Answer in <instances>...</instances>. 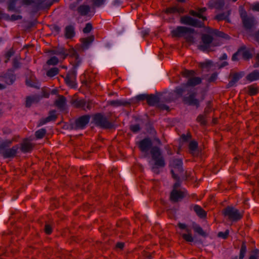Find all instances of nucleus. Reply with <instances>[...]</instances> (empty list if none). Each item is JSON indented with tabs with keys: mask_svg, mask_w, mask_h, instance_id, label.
<instances>
[{
	"mask_svg": "<svg viewBox=\"0 0 259 259\" xmlns=\"http://www.w3.org/2000/svg\"><path fill=\"white\" fill-rule=\"evenodd\" d=\"M212 101L209 100L206 102V107L204 108L203 113L208 115L212 110Z\"/></svg>",
	"mask_w": 259,
	"mask_h": 259,
	"instance_id": "79ce46f5",
	"label": "nucleus"
},
{
	"mask_svg": "<svg viewBox=\"0 0 259 259\" xmlns=\"http://www.w3.org/2000/svg\"><path fill=\"white\" fill-rule=\"evenodd\" d=\"M75 80L73 79H71L70 78L66 76L65 78V83L71 88H76V83L75 82Z\"/></svg>",
	"mask_w": 259,
	"mask_h": 259,
	"instance_id": "3c124183",
	"label": "nucleus"
},
{
	"mask_svg": "<svg viewBox=\"0 0 259 259\" xmlns=\"http://www.w3.org/2000/svg\"><path fill=\"white\" fill-rule=\"evenodd\" d=\"M249 259H259V249H255L251 251Z\"/></svg>",
	"mask_w": 259,
	"mask_h": 259,
	"instance_id": "bf43d9fd",
	"label": "nucleus"
},
{
	"mask_svg": "<svg viewBox=\"0 0 259 259\" xmlns=\"http://www.w3.org/2000/svg\"><path fill=\"white\" fill-rule=\"evenodd\" d=\"M183 161L181 159H174L170 163V166L175 169L178 172L182 173L184 171L183 168Z\"/></svg>",
	"mask_w": 259,
	"mask_h": 259,
	"instance_id": "aec40b11",
	"label": "nucleus"
},
{
	"mask_svg": "<svg viewBox=\"0 0 259 259\" xmlns=\"http://www.w3.org/2000/svg\"><path fill=\"white\" fill-rule=\"evenodd\" d=\"M41 97L38 95H33L31 96H26L25 98V106L26 108H30L32 104L38 103Z\"/></svg>",
	"mask_w": 259,
	"mask_h": 259,
	"instance_id": "6ab92c4d",
	"label": "nucleus"
},
{
	"mask_svg": "<svg viewBox=\"0 0 259 259\" xmlns=\"http://www.w3.org/2000/svg\"><path fill=\"white\" fill-rule=\"evenodd\" d=\"M26 84L30 87L34 88L37 89H39L38 82L33 79L32 77L27 79L25 81Z\"/></svg>",
	"mask_w": 259,
	"mask_h": 259,
	"instance_id": "58836bf2",
	"label": "nucleus"
},
{
	"mask_svg": "<svg viewBox=\"0 0 259 259\" xmlns=\"http://www.w3.org/2000/svg\"><path fill=\"white\" fill-rule=\"evenodd\" d=\"M79 65V62L78 63H77L76 65H72V68L68 72L67 74H66V76L76 80V69Z\"/></svg>",
	"mask_w": 259,
	"mask_h": 259,
	"instance_id": "473e14b6",
	"label": "nucleus"
},
{
	"mask_svg": "<svg viewBox=\"0 0 259 259\" xmlns=\"http://www.w3.org/2000/svg\"><path fill=\"white\" fill-rule=\"evenodd\" d=\"M194 29L186 26H179L171 31V35L172 37H184L187 34L194 33Z\"/></svg>",
	"mask_w": 259,
	"mask_h": 259,
	"instance_id": "423d86ee",
	"label": "nucleus"
},
{
	"mask_svg": "<svg viewBox=\"0 0 259 259\" xmlns=\"http://www.w3.org/2000/svg\"><path fill=\"white\" fill-rule=\"evenodd\" d=\"M246 80L249 82H253L259 79V71L258 70H254L245 77Z\"/></svg>",
	"mask_w": 259,
	"mask_h": 259,
	"instance_id": "393cba45",
	"label": "nucleus"
},
{
	"mask_svg": "<svg viewBox=\"0 0 259 259\" xmlns=\"http://www.w3.org/2000/svg\"><path fill=\"white\" fill-rule=\"evenodd\" d=\"M170 174L172 178L176 181L173 185L172 190H178V189L181 187L182 183L180 178L178 176V175L175 174V171L173 169L170 170Z\"/></svg>",
	"mask_w": 259,
	"mask_h": 259,
	"instance_id": "c756f323",
	"label": "nucleus"
},
{
	"mask_svg": "<svg viewBox=\"0 0 259 259\" xmlns=\"http://www.w3.org/2000/svg\"><path fill=\"white\" fill-rule=\"evenodd\" d=\"M15 53V52L14 51L13 48L10 49L8 51H7L6 54H5V58H6V60L5 61V63H7L11 57L14 55Z\"/></svg>",
	"mask_w": 259,
	"mask_h": 259,
	"instance_id": "5fc2aeb1",
	"label": "nucleus"
},
{
	"mask_svg": "<svg viewBox=\"0 0 259 259\" xmlns=\"http://www.w3.org/2000/svg\"><path fill=\"white\" fill-rule=\"evenodd\" d=\"M188 96H184L182 98V101L188 106H192L198 108L200 106V100L196 98L197 93L196 92L190 91L188 93Z\"/></svg>",
	"mask_w": 259,
	"mask_h": 259,
	"instance_id": "0eeeda50",
	"label": "nucleus"
},
{
	"mask_svg": "<svg viewBox=\"0 0 259 259\" xmlns=\"http://www.w3.org/2000/svg\"><path fill=\"white\" fill-rule=\"evenodd\" d=\"M228 186L225 188V189L226 190H233L235 188H236V183L235 179L234 178H230L227 182Z\"/></svg>",
	"mask_w": 259,
	"mask_h": 259,
	"instance_id": "09e8293b",
	"label": "nucleus"
},
{
	"mask_svg": "<svg viewBox=\"0 0 259 259\" xmlns=\"http://www.w3.org/2000/svg\"><path fill=\"white\" fill-rule=\"evenodd\" d=\"M18 0H9L8 2V10L13 11L15 10L16 2Z\"/></svg>",
	"mask_w": 259,
	"mask_h": 259,
	"instance_id": "603ef678",
	"label": "nucleus"
},
{
	"mask_svg": "<svg viewBox=\"0 0 259 259\" xmlns=\"http://www.w3.org/2000/svg\"><path fill=\"white\" fill-rule=\"evenodd\" d=\"M192 228L194 231L199 235L202 236H205L206 235V233L203 231L202 228L199 225L194 222L192 223Z\"/></svg>",
	"mask_w": 259,
	"mask_h": 259,
	"instance_id": "4c0bfd02",
	"label": "nucleus"
},
{
	"mask_svg": "<svg viewBox=\"0 0 259 259\" xmlns=\"http://www.w3.org/2000/svg\"><path fill=\"white\" fill-rule=\"evenodd\" d=\"M91 116L89 114L81 116L75 119L74 121L75 130L84 129L90 122Z\"/></svg>",
	"mask_w": 259,
	"mask_h": 259,
	"instance_id": "6e6552de",
	"label": "nucleus"
},
{
	"mask_svg": "<svg viewBox=\"0 0 259 259\" xmlns=\"http://www.w3.org/2000/svg\"><path fill=\"white\" fill-rule=\"evenodd\" d=\"M202 79L199 77H192L188 79L186 83L183 84L181 87H178L175 90V93L179 97H182L185 93H189L191 90L190 87H194L200 84Z\"/></svg>",
	"mask_w": 259,
	"mask_h": 259,
	"instance_id": "7ed1b4c3",
	"label": "nucleus"
},
{
	"mask_svg": "<svg viewBox=\"0 0 259 259\" xmlns=\"http://www.w3.org/2000/svg\"><path fill=\"white\" fill-rule=\"evenodd\" d=\"M222 205L225 207L222 210H238L237 209H234L233 206L232 205H228V202L227 201L225 200L223 202H222Z\"/></svg>",
	"mask_w": 259,
	"mask_h": 259,
	"instance_id": "6e6d98bb",
	"label": "nucleus"
},
{
	"mask_svg": "<svg viewBox=\"0 0 259 259\" xmlns=\"http://www.w3.org/2000/svg\"><path fill=\"white\" fill-rule=\"evenodd\" d=\"M90 7L87 5H81L76 9L78 14L82 16H87L90 12Z\"/></svg>",
	"mask_w": 259,
	"mask_h": 259,
	"instance_id": "cd10ccee",
	"label": "nucleus"
},
{
	"mask_svg": "<svg viewBox=\"0 0 259 259\" xmlns=\"http://www.w3.org/2000/svg\"><path fill=\"white\" fill-rule=\"evenodd\" d=\"M164 12L166 14L179 13L183 14L185 12V9L183 7L174 6L171 7L167 8Z\"/></svg>",
	"mask_w": 259,
	"mask_h": 259,
	"instance_id": "4be33fe9",
	"label": "nucleus"
},
{
	"mask_svg": "<svg viewBox=\"0 0 259 259\" xmlns=\"http://www.w3.org/2000/svg\"><path fill=\"white\" fill-rule=\"evenodd\" d=\"M154 163L152 166V171L156 174L159 173L158 169L165 166L164 158L159 147L153 146L150 151Z\"/></svg>",
	"mask_w": 259,
	"mask_h": 259,
	"instance_id": "f257e3e1",
	"label": "nucleus"
},
{
	"mask_svg": "<svg viewBox=\"0 0 259 259\" xmlns=\"http://www.w3.org/2000/svg\"><path fill=\"white\" fill-rule=\"evenodd\" d=\"M159 98L154 94H148L147 99V103L151 106H154L156 104L159 102Z\"/></svg>",
	"mask_w": 259,
	"mask_h": 259,
	"instance_id": "c85d7f7f",
	"label": "nucleus"
},
{
	"mask_svg": "<svg viewBox=\"0 0 259 259\" xmlns=\"http://www.w3.org/2000/svg\"><path fill=\"white\" fill-rule=\"evenodd\" d=\"M187 195L186 191L172 190L169 195V200L172 203L181 201Z\"/></svg>",
	"mask_w": 259,
	"mask_h": 259,
	"instance_id": "1a4fd4ad",
	"label": "nucleus"
},
{
	"mask_svg": "<svg viewBox=\"0 0 259 259\" xmlns=\"http://www.w3.org/2000/svg\"><path fill=\"white\" fill-rule=\"evenodd\" d=\"M92 122L97 127L102 129H112L114 124L110 121L103 113H97L92 115Z\"/></svg>",
	"mask_w": 259,
	"mask_h": 259,
	"instance_id": "f03ea898",
	"label": "nucleus"
},
{
	"mask_svg": "<svg viewBox=\"0 0 259 259\" xmlns=\"http://www.w3.org/2000/svg\"><path fill=\"white\" fill-rule=\"evenodd\" d=\"M181 138L184 142H187L192 139V135L190 133H188L186 135L182 134L181 136Z\"/></svg>",
	"mask_w": 259,
	"mask_h": 259,
	"instance_id": "69168bd1",
	"label": "nucleus"
},
{
	"mask_svg": "<svg viewBox=\"0 0 259 259\" xmlns=\"http://www.w3.org/2000/svg\"><path fill=\"white\" fill-rule=\"evenodd\" d=\"M224 6V0H213L210 3L209 7L210 8H214L217 10H222Z\"/></svg>",
	"mask_w": 259,
	"mask_h": 259,
	"instance_id": "a878e982",
	"label": "nucleus"
},
{
	"mask_svg": "<svg viewBox=\"0 0 259 259\" xmlns=\"http://www.w3.org/2000/svg\"><path fill=\"white\" fill-rule=\"evenodd\" d=\"M47 133V130L42 128L35 132V136L36 139H42L46 135Z\"/></svg>",
	"mask_w": 259,
	"mask_h": 259,
	"instance_id": "c03bdc74",
	"label": "nucleus"
},
{
	"mask_svg": "<svg viewBox=\"0 0 259 259\" xmlns=\"http://www.w3.org/2000/svg\"><path fill=\"white\" fill-rule=\"evenodd\" d=\"M207 115L203 113L199 114L196 118V121L202 126H206L207 124Z\"/></svg>",
	"mask_w": 259,
	"mask_h": 259,
	"instance_id": "c9c22d12",
	"label": "nucleus"
},
{
	"mask_svg": "<svg viewBox=\"0 0 259 259\" xmlns=\"http://www.w3.org/2000/svg\"><path fill=\"white\" fill-rule=\"evenodd\" d=\"M212 61L210 60L206 61L204 62H200L198 67L202 69L209 70L212 65Z\"/></svg>",
	"mask_w": 259,
	"mask_h": 259,
	"instance_id": "de8ad7c7",
	"label": "nucleus"
},
{
	"mask_svg": "<svg viewBox=\"0 0 259 259\" xmlns=\"http://www.w3.org/2000/svg\"><path fill=\"white\" fill-rule=\"evenodd\" d=\"M240 16L243 26L246 30L251 29L256 24L254 17L252 15L248 16L245 10L240 13Z\"/></svg>",
	"mask_w": 259,
	"mask_h": 259,
	"instance_id": "20e7f679",
	"label": "nucleus"
},
{
	"mask_svg": "<svg viewBox=\"0 0 259 259\" xmlns=\"http://www.w3.org/2000/svg\"><path fill=\"white\" fill-rule=\"evenodd\" d=\"M55 55L59 56L61 59L64 60L65 59V49L63 47L55 48Z\"/></svg>",
	"mask_w": 259,
	"mask_h": 259,
	"instance_id": "ea45409f",
	"label": "nucleus"
},
{
	"mask_svg": "<svg viewBox=\"0 0 259 259\" xmlns=\"http://www.w3.org/2000/svg\"><path fill=\"white\" fill-rule=\"evenodd\" d=\"M19 149V145L18 144L15 145L11 148L6 149L1 154L5 158H14L16 156L18 150Z\"/></svg>",
	"mask_w": 259,
	"mask_h": 259,
	"instance_id": "2eb2a0df",
	"label": "nucleus"
},
{
	"mask_svg": "<svg viewBox=\"0 0 259 259\" xmlns=\"http://www.w3.org/2000/svg\"><path fill=\"white\" fill-rule=\"evenodd\" d=\"M12 66L13 70L20 68L21 67V63L16 58H15L13 59Z\"/></svg>",
	"mask_w": 259,
	"mask_h": 259,
	"instance_id": "680f3d73",
	"label": "nucleus"
},
{
	"mask_svg": "<svg viewBox=\"0 0 259 259\" xmlns=\"http://www.w3.org/2000/svg\"><path fill=\"white\" fill-rule=\"evenodd\" d=\"M69 56L71 58L70 60V64L71 65H76L77 63L79 62V65L81 63V59L79 57V55L73 48H71L69 49H65V59Z\"/></svg>",
	"mask_w": 259,
	"mask_h": 259,
	"instance_id": "9d476101",
	"label": "nucleus"
},
{
	"mask_svg": "<svg viewBox=\"0 0 259 259\" xmlns=\"http://www.w3.org/2000/svg\"><path fill=\"white\" fill-rule=\"evenodd\" d=\"M182 75L186 78H190L194 76L196 73L195 71L193 70L185 69L181 72Z\"/></svg>",
	"mask_w": 259,
	"mask_h": 259,
	"instance_id": "49530a36",
	"label": "nucleus"
},
{
	"mask_svg": "<svg viewBox=\"0 0 259 259\" xmlns=\"http://www.w3.org/2000/svg\"><path fill=\"white\" fill-rule=\"evenodd\" d=\"M259 92V89L255 84H251L247 87V93L250 96L256 95Z\"/></svg>",
	"mask_w": 259,
	"mask_h": 259,
	"instance_id": "f704fd0d",
	"label": "nucleus"
},
{
	"mask_svg": "<svg viewBox=\"0 0 259 259\" xmlns=\"http://www.w3.org/2000/svg\"><path fill=\"white\" fill-rule=\"evenodd\" d=\"M246 252H247V247L246 245L245 242L243 241V242H242L241 246L239 258V259H243Z\"/></svg>",
	"mask_w": 259,
	"mask_h": 259,
	"instance_id": "a18cd8bd",
	"label": "nucleus"
},
{
	"mask_svg": "<svg viewBox=\"0 0 259 259\" xmlns=\"http://www.w3.org/2000/svg\"><path fill=\"white\" fill-rule=\"evenodd\" d=\"M209 32L211 34H212L217 36H218L219 37L223 38L225 39H229L230 38V36L227 34L218 30V29H211V31H209Z\"/></svg>",
	"mask_w": 259,
	"mask_h": 259,
	"instance_id": "e433bc0d",
	"label": "nucleus"
},
{
	"mask_svg": "<svg viewBox=\"0 0 259 259\" xmlns=\"http://www.w3.org/2000/svg\"><path fill=\"white\" fill-rule=\"evenodd\" d=\"M87 102L84 99L77 100L73 99L71 101V104L76 108H82L83 110H85L84 108L86 105Z\"/></svg>",
	"mask_w": 259,
	"mask_h": 259,
	"instance_id": "7c9ffc66",
	"label": "nucleus"
},
{
	"mask_svg": "<svg viewBox=\"0 0 259 259\" xmlns=\"http://www.w3.org/2000/svg\"><path fill=\"white\" fill-rule=\"evenodd\" d=\"M58 63L59 59L57 57L55 56L52 57L47 62V64L49 65H56L58 64Z\"/></svg>",
	"mask_w": 259,
	"mask_h": 259,
	"instance_id": "4d7b16f0",
	"label": "nucleus"
},
{
	"mask_svg": "<svg viewBox=\"0 0 259 259\" xmlns=\"http://www.w3.org/2000/svg\"><path fill=\"white\" fill-rule=\"evenodd\" d=\"M75 35V27L72 25H69L65 27L64 29V36L67 39H71Z\"/></svg>",
	"mask_w": 259,
	"mask_h": 259,
	"instance_id": "412c9836",
	"label": "nucleus"
},
{
	"mask_svg": "<svg viewBox=\"0 0 259 259\" xmlns=\"http://www.w3.org/2000/svg\"><path fill=\"white\" fill-rule=\"evenodd\" d=\"M50 207L52 210L58 209L59 207V203L58 201L56 199H52L51 200Z\"/></svg>",
	"mask_w": 259,
	"mask_h": 259,
	"instance_id": "13d9d810",
	"label": "nucleus"
},
{
	"mask_svg": "<svg viewBox=\"0 0 259 259\" xmlns=\"http://www.w3.org/2000/svg\"><path fill=\"white\" fill-rule=\"evenodd\" d=\"M80 81L83 85L85 86L87 88H90L89 81L87 79L86 75L85 74H82L80 76Z\"/></svg>",
	"mask_w": 259,
	"mask_h": 259,
	"instance_id": "052dcab7",
	"label": "nucleus"
},
{
	"mask_svg": "<svg viewBox=\"0 0 259 259\" xmlns=\"http://www.w3.org/2000/svg\"><path fill=\"white\" fill-rule=\"evenodd\" d=\"M223 214L232 221H238L243 215V211H223Z\"/></svg>",
	"mask_w": 259,
	"mask_h": 259,
	"instance_id": "dca6fc26",
	"label": "nucleus"
},
{
	"mask_svg": "<svg viewBox=\"0 0 259 259\" xmlns=\"http://www.w3.org/2000/svg\"><path fill=\"white\" fill-rule=\"evenodd\" d=\"M153 147L152 140L149 138L143 139L138 144V147L142 152H147L150 151Z\"/></svg>",
	"mask_w": 259,
	"mask_h": 259,
	"instance_id": "ddd939ff",
	"label": "nucleus"
},
{
	"mask_svg": "<svg viewBox=\"0 0 259 259\" xmlns=\"http://www.w3.org/2000/svg\"><path fill=\"white\" fill-rule=\"evenodd\" d=\"M109 104L113 107H118L120 106H127L131 104L130 102L121 100H112L109 102Z\"/></svg>",
	"mask_w": 259,
	"mask_h": 259,
	"instance_id": "72a5a7b5",
	"label": "nucleus"
},
{
	"mask_svg": "<svg viewBox=\"0 0 259 259\" xmlns=\"http://www.w3.org/2000/svg\"><path fill=\"white\" fill-rule=\"evenodd\" d=\"M59 73V69L57 67H53L47 71L46 75L49 77H53Z\"/></svg>",
	"mask_w": 259,
	"mask_h": 259,
	"instance_id": "a19ab883",
	"label": "nucleus"
},
{
	"mask_svg": "<svg viewBox=\"0 0 259 259\" xmlns=\"http://www.w3.org/2000/svg\"><path fill=\"white\" fill-rule=\"evenodd\" d=\"M130 129L133 133H137L140 131L141 127L139 124H136L130 125Z\"/></svg>",
	"mask_w": 259,
	"mask_h": 259,
	"instance_id": "e2e57ef3",
	"label": "nucleus"
},
{
	"mask_svg": "<svg viewBox=\"0 0 259 259\" xmlns=\"http://www.w3.org/2000/svg\"><path fill=\"white\" fill-rule=\"evenodd\" d=\"M244 71L231 72L229 75L230 80L227 85V88L235 85L236 83L244 75Z\"/></svg>",
	"mask_w": 259,
	"mask_h": 259,
	"instance_id": "f8f14e48",
	"label": "nucleus"
},
{
	"mask_svg": "<svg viewBox=\"0 0 259 259\" xmlns=\"http://www.w3.org/2000/svg\"><path fill=\"white\" fill-rule=\"evenodd\" d=\"M95 37L93 35H90L85 38L80 39V41L82 44V47L84 49H88L89 46L94 40Z\"/></svg>",
	"mask_w": 259,
	"mask_h": 259,
	"instance_id": "bb28decb",
	"label": "nucleus"
},
{
	"mask_svg": "<svg viewBox=\"0 0 259 259\" xmlns=\"http://www.w3.org/2000/svg\"><path fill=\"white\" fill-rule=\"evenodd\" d=\"M189 153L194 155L196 152L198 151V143L195 140L191 141L188 145Z\"/></svg>",
	"mask_w": 259,
	"mask_h": 259,
	"instance_id": "2f4dec72",
	"label": "nucleus"
},
{
	"mask_svg": "<svg viewBox=\"0 0 259 259\" xmlns=\"http://www.w3.org/2000/svg\"><path fill=\"white\" fill-rule=\"evenodd\" d=\"M213 37L209 34H203L201 36L202 44L200 45V49L205 51L209 48L210 44L212 42Z\"/></svg>",
	"mask_w": 259,
	"mask_h": 259,
	"instance_id": "4468645a",
	"label": "nucleus"
},
{
	"mask_svg": "<svg viewBox=\"0 0 259 259\" xmlns=\"http://www.w3.org/2000/svg\"><path fill=\"white\" fill-rule=\"evenodd\" d=\"M78 2H80L82 0H77ZM92 7L94 8L95 7H100L102 5H104L106 0H92Z\"/></svg>",
	"mask_w": 259,
	"mask_h": 259,
	"instance_id": "864d4df0",
	"label": "nucleus"
},
{
	"mask_svg": "<svg viewBox=\"0 0 259 259\" xmlns=\"http://www.w3.org/2000/svg\"><path fill=\"white\" fill-rule=\"evenodd\" d=\"M56 112V111L55 110L50 111L49 113V115L48 117L46 118H42L40 119L38 126H42L48 122L56 121L58 117Z\"/></svg>",
	"mask_w": 259,
	"mask_h": 259,
	"instance_id": "f3484780",
	"label": "nucleus"
},
{
	"mask_svg": "<svg viewBox=\"0 0 259 259\" xmlns=\"http://www.w3.org/2000/svg\"><path fill=\"white\" fill-rule=\"evenodd\" d=\"M239 49H241L240 56L244 60H248L252 58L251 53L245 46H241Z\"/></svg>",
	"mask_w": 259,
	"mask_h": 259,
	"instance_id": "b1692460",
	"label": "nucleus"
},
{
	"mask_svg": "<svg viewBox=\"0 0 259 259\" xmlns=\"http://www.w3.org/2000/svg\"><path fill=\"white\" fill-rule=\"evenodd\" d=\"M180 22L182 24L188 25L196 28H203L205 26L204 23L197 19L193 18L188 15L181 16Z\"/></svg>",
	"mask_w": 259,
	"mask_h": 259,
	"instance_id": "39448f33",
	"label": "nucleus"
},
{
	"mask_svg": "<svg viewBox=\"0 0 259 259\" xmlns=\"http://www.w3.org/2000/svg\"><path fill=\"white\" fill-rule=\"evenodd\" d=\"M66 99L63 95H59L58 99L54 103L55 105L60 110H63L66 105Z\"/></svg>",
	"mask_w": 259,
	"mask_h": 259,
	"instance_id": "5701e85b",
	"label": "nucleus"
},
{
	"mask_svg": "<svg viewBox=\"0 0 259 259\" xmlns=\"http://www.w3.org/2000/svg\"><path fill=\"white\" fill-rule=\"evenodd\" d=\"M34 147L33 144L29 142L27 139H24L20 144L19 148L22 153H30Z\"/></svg>",
	"mask_w": 259,
	"mask_h": 259,
	"instance_id": "a211bd4d",
	"label": "nucleus"
},
{
	"mask_svg": "<svg viewBox=\"0 0 259 259\" xmlns=\"http://www.w3.org/2000/svg\"><path fill=\"white\" fill-rule=\"evenodd\" d=\"M14 71L13 69H9L6 72L1 73L0 78H2L6 84H12L16 80V75L14 73Z\"/></svg>",
	"mask_w": 259,
	"mask_h": 259,
	"instance_id": "9b49d317",
	"label": "nucleus"
},
{
	"mask_svg": "<svg viewBox=\"0 0 259 259\" xmlns=\"http://www.w3.org/2000/svg\"><path fill=\"white\" fill-rule=\"evenodd\" d=\"M193 33L187 34L184 37L187 42L193 43L194 40V38L193 36Z\"/></svg>",
	"mask_w": 259,
	"mask_h": 259,
	"instance_id": "338daca9",
	"label": "nucleus"
},
{
	"mask_svg": "<svg viewBox=\"0 0 259 259\" xmlns=\"http://www.w3.org/2000/svg\"><path fill=\"white\" fill-rule=\"evenodd\" d=\"M182 237L187 242H192L194 241V239L191 234H183L182 235Z\"/></svg>",
	"mask_w": 259,
	"mask_h": 259,
	"instance_id": "0e129e2a",
	"label": "nucleus"
},
{
	"mask_svg": "<svg viewBox=\"0 0 259 259\" xmlns=\"http://www.w3.org/2000/svg\"><path fill=\"white\" fill-rule=\"evenodd\" d=\"M192 172L191 171H186L185 172V174L184 177L182 178L183 180H184L185 181H190L193 180V176H192Z\"/></svg>",
	"mask_w": 259,
	"mask_h": 259,
	"instance_id": "774afa93",
	"label": "nucleus"
},
{
	"mask_svg": "<svg viewBox=\"0 0 259 259\" xmlns=\"http://www.w3.org/2000/svg\"><path fill=\"white\" fill-rule=\"evenodd\" d=\"M229 15V14H228V15H226L225 13H220V14H219L217 15L214 17V19L217 20V21H218L225 20L227 22H229L230 20H229V19L228 18Z\"/></svg>",
	"mask_w": 259,
	"mask_h": 259,
	"instance_id": "37998d69",
	"label": "nucleus"
},
{
	"mask_svg": "<svg viewBox=\"0 0 259 259\" xmlns=\"http://www.w3.org/2000/svg\"><path fill=\"white\" fill-rule=\"evenodd\" d=\"M189 13L190 15L193 16V17H198L200 19H201L202 20V21H203L204 22V21H206L207 20V17L205 16H203V15H200L199 14V13H198V11H195L194 10H190L189 12Z\"/></svg>",
	"mask_w": 259,
	"mask_h": 259,
	"instance_id": "8fccbe9b",
	"label": "nucleus"
}]
</instances>
